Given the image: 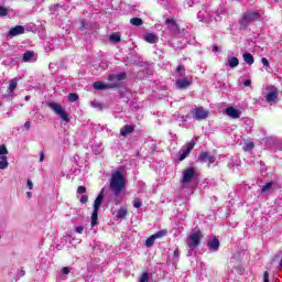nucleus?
<instances>
[{"instance_id":"nucleus-1","label":"nucleus","mask_w":282,"mask_h":282,"mask_svg":"<svg viewBox=\"0 0 282 282\" xmlns=\"http://www.w3.org/2000/svg\"><path fill=\"white\" fill-rule=\"evenodd\" d=\"M124 188H127V178H124L122 172H113L110 178V191H112L115 195H120Z\"/></svg>"},{"instance_id":"nucleus-2","label":"nucleus","mask_w":282,"mask_h":282,"mask_svg":"<svg viewBox=\"0 0 282 282\" xmlns=\"http://www.w3.org/2000/svg\"><path fill=\"white\" fill-rule=\"evenodd\" d=\"M202 237H204L202 235V231L197 230V231H192L187 239H186V243L189 248L188 250V257H193V250H195V248H197L199 246V241H202Z\"/></svg>"},{"instance_id":"nucleus-3","label":"nucleus","mask_w":282,"mask_h":282,"mask_svg":"<svg viewBox=\"0 0 282 282\" xmlns=\"http://www.w3.org/2000/svg\"><path fill=\"white\" fill-rule=\"evenodd\" d=\"M48 108L63 120V122H69V115H67V111L64 110L63 106L61 104H57L55 101L48 102Z\"/></svg>"},{"instance_id":"nucleus-4","label":"nucleus","mask_w":282,"mask_h":282,"mask_svg":"<svg viewBox=\"0 0 282 282\" xmlns=\"http://www.w3.org/2000/svg\"><path fill=\"white\" fill-rule=\"evenodd\" d=\"M264 100L269 102V105H276L279 102V89L274 86H268Z\"/></svg>"},{"instance_id":"nucleus-5","label":"nucleus","mask_w":282,"mask_h":282,"mask_svg":"<svg viewBox=\"0 0 282 282\" xmlns=\"http://www.w3.org/2000/svg\"><path fill=\"white\" fill-rule=\"evenodd\" d=\"M197 175V172L195 171V167H188L183 171V176H182V184L185 186H188L191 182L195 180V176Z\"/></svg>"},{"instance_id":"nucleus-6","label":"nucleus","mask_w":282,"mask_h":282,"mask_svg":"<svg viewBox=\"0 0 282 282\" xmlns=\"http://www.w3.org/2000/svg\"><path fill=\"white\" fill-rule=\"evenodd\" d=\"M257 19H259V12H257V11H247L242 15V20H241L242 28H248V25H250V23L257 21Z\"/></svg>"},{"instance_id":"nucleus-7","label":"nucleus","mask_w":282,"mask_h":282,"mask_svg":"<svg viewBox=\"0 0 282 282\" xmlns=\"http://www.w3.org/2000/svg\"><path fill=\"white\" fill-rule=\"evenodd\" d=\"M195 148V141H191L178 151V162H184L191 154V150Z\"/></svg>"},{"instance_id":"nucleus-8","label":"nucleus","mask_w":282,"mask_h":282,"mask_svg":"<svg viewBox=\"0 0 282 282\" xmlns=\"http://www.w3.org/2000/svg\"><path fill=\"white\" fill-rule=\"evenodd\" d=\"M8 162V148L6 145H0V171H6L9 166Z\"/></svg>"},{"instance_id":"nucleus-9","label":"nucleus","mask_w":282,"mask_h":282,"mask_svg":"<svg viewBox=\"0 0 282 282\" xmlns=\"http://www.w3.org/2000/svg\"><path fill=\"white\" fill-rule=\"evenodd\" d=\"M166 235H169V231L166 229H162V230L155 232L154 235L150 236L145 240L147 248H151V246H153L155 243V239H162V237H166Z\"/></svg>"},{"instance_id":"nucleus-10","label":"nucleus","mask_w":282,"mask_h":282,"mask_svg":"<svg viewBox=\"0 0 282 282\" xmlns=\"http://www.w3.org/2000/svg\"><path fill=\"white\" fill-rule=\"evenodd\" d=\"M192 116L194 120H206L208 118V110L204 109V107H196L193 109Z\"/></svg>"},{"instance_id":"nucleus-11","label":"nucleus","mask_w":282,"mask_h":282,"mask_svg":"<svg viewBox=\"0 0 282 282\" xmlns=\"http://www.w3.org/2000/svg\"><path fill=\"white\" fill-rule=\"evenodd\" d=\"M124 78H127V73H119L109 75L108 80L111 83L110 85H116V87H118V83L124 80Z\"/></svg>"},{"instance_id":"nucleus-12","label":"nucleus","mask_w":282,"mask_h":282,"mask_svg":"<svg viewBox=\"0 0 282 282\" xmlns=\"http://www.w3.org/2000/svg\"><path fill=\"white\" fill-rule=\"evenodd\" d=\"M226 116L229 118H232V120H238V118H241V110L235 108V107H228L225 110Z\"/></svg>"},{"instance_id":"nucleus-13","label":"nucleus","mask_w":282,"mask_h":282,"mask_svg":"<svg viewBox=\"0 0 282 282\" xmlns=\"http://www.w3.org/2000/svg\"><path fill=\"white\" fill-rule=\"evenodd\" d=\"M24 33H25V28H23L22 25H17L10 29L8 36H10V39H13V36H19L20 34H24Z\"/></svg>"},{"instance_id":"nucleus-14","label":"nucleus","mask_w":282,"mask_h":282,"mask_svg":"<svg viewBox=\"0 0 282 282\" xmlns=\"http://www.w3.org/2000/svg\"><path fill=\"white\" fill-rule=\"evenodd\" d=\"M191 78L188 77H184L182 79H177L176 80V87L177 89H188V87H191Z\"/></svg>"},{"instance_id":"nucleus-15","label":"nucleus","mask_w":282,"mask_h":282,"mask_svg":"<svg viewBox=\"0 0 282 282\" xmlns=\"http://www.w3.org/2000/svg\"><path fill=\"white\" fill-rule=\"evenodd\" d=\"M115 87H116V84H105L102 82L94 83V89H97L98 91L102 89H113Z\"/></svg>"},{"instance_id":"nucleus-16","label":"nucleus","mask_w":282,"mask_h":282,"mask_svg":"<svg viewBox=\"0 0 282 282\" xmlns=\"http://www.w3.org/2000/svg\"><path fill=\"white\" fill-rule=\"evenodd\" d=\"M22 61L24 63H36V55L32 51H26L23 54Z\"/></svg>"},{"instance_id":"nucleus-17","label":"nucleus","mask_w":282,"mask_h":282,"mask_svg":"<svg viewBox=\"0 0 282 282\" xmlns=\"http://www.w3.org/2000/svg\"><path fill=\"white\" fill-rule=\"evenodd\" d=\"M105 188H101L99 195L96 197L94 203V209L100 210V205L102 204V199H105Z\"/></svg>"},{"instance_id":"nucleus-18","label":"nucleus","mask_w":282,"mask_h":282,"mask_svg":"<svg viewBox=\"0 0 282 282\" xmlns=\"http://www.w3.org/2000/svg\"><path fill=\"white\" fill-rule=\"evenodd\" d=\"M207 247L209 248V250H212L213 252H217V250H219V239L217 238H210L207 241Z\"/></svg>"},{"instance_id":"nucleus-19","label":"nucleus","mask_w":282,"mask_h":282,"mask_svg":"<svg viewBox=\"0 0 282 282\" xmlns=\"http://www.w3.org/2000/svg\"><path fill=\"white\" fill-rule=\"evenodd\" d=\"M129 214V210L127 209V207H121L117 210L116 215H115V219L118 221L120 219H124L127 217V215Z\"/></svg>"},{"instance_id":"nucleus-20","label":"nucleus","mask_w":282,"mask_h":282,"mask_svg":"<svg viewBox=\"0 0 282 282\" xmlns=\"http://www.w3.org/2000/svg\"><path fill=\"white\" fill-rule=\"evenodd\" d=\"M197 19L198 21L208 22V21H213V15H210V13H207L206 11H199L197 13Z\"/></svg>"},{"instance_id":"nucleus-21","label":"nucleus","mask_w":282,"mask_h":282,"mask_svg":"<svg viewBox=\"0 0 282 282\" xmlns=\"http://www.w3.org/2000/svg\"><path fill=\"white\" fill-rule=\"evenodd\" d=\"M135 127L126 124L120 129V135L127 137L129 133H133Z\"/></svg>"},{"instance_id":"nucleus-22","label":"nucleus","mask_w":282,"mask_h":282,"mask_svg":"<svg viewBox=\"0 0 282 282\" xmlns=\"http://www.w3.org/2000/svg\"><path fill=\"white\" fill-rule=\"evenodd\" d=\"M144 41L147 43L155 44L158 43L159 39H158V35H155L154 33H147L144 35Z\"/></svg>"},{"instance_id":"nucleus-23","label":"nucleus","mask_w":282,"mask_h":282,"mask_svg":"<svg viewBox=\"0 0 282 282\" xmlns=\"http://www.w3.org/2000/svg\"><path fill=\"white\" fill-rule=\"evenodd\" d=\"M227 65L230 69H235V67L239 66V58L237 57H228Z\"/></svg>"},{"instance_id":"nucleus-24","label":"nucleus","mask_w":282,"mask_h":282,"mask_svg":"<svg viewBox=\"0 0 282 282\" xmlns=\"http://www.w3.org/2000/svg\"><path fill=\"white\" fill-rule=\"evenodd\" d=\"M165 23L167 25V28H170V30L172 32H177V23H175V20L173 19H166Z\"/></svg>"},{"instance_id":"nucleus-25","label":"nucleus","mask_w":282,"mask_h":282,"mask_svg":"<svg viewBox=\"0 0 282 282\" xmlns=\"http://www.w3.org/2000/svg\"><path fill=\"white\" fill-rule=\"evenodd\" d=\"M242 58L247 65H252L254 63V57L250 53H243Z\"/></svg>"},{"instance_id":"nucleus-26","label":"nucleus","mask_w":282,"mask_h":282,"mask_svg":"<svg viewBox=\"0 0 282 282\" xmlns=\"http://www.w3.org/2000/svg\"><path fill=\"white\" fill-rule=\"evenodd\" d=\"M90 224H91L93 228H94V226H97V224H98V209H94V212L91 214Z\"/></svg>"},{"instance_id":"nucleus-27","label":"nucleus","mask_w":282,"mask_h":282,"mask_svg":"<svg viewBox=\"0 0 282 282\" xmlns=\"http://www.w3.org/2000/svg\"><path fill=\"white\" fill-rule=\"evenodd\" d=\"M17 85H19V82L17 80V78H13L10 80L9 83V94H12L14 91V89H17Z\"/></svg>"},{"instance_id":"nucleus-28","label":"nucleus","mask_w":282,"mask_h":282,"mask_svg":"<svg viewBox=\"0 0 282 282\" xmlns=\"http://www.w3.org/2000/svg\"><path fill=\"white\" fill-rule=\"evenodd\" d=\"M184 74H185L184 66L180 65L176 68V73H175L176 78H182L184 76Z\"/></svg>"},{"instance_id":"nucleus-29","label":"nucleus","mask_w":282,"mask_h":282,"mask_svg":"<svg viewBox=\"0 0 282 282\" xmlns=\"http://www.w3.org/2000/svg\"><path fill=\"white\" fill-rule=\"evenodd\" d=\"M109 40L112 43H120V34L119 33H112L109 37Z\"/></svg>"},{"instance_id":"nucleus-30","label":"nucleus","mask_w":282,"mask_h":282,"mask_svg":"<svg viewBox=\"0 0 282 282\" xmlns=\"http://www.w3.org/2000/svg\"><path fill=\"white\" fill-rule=\"evenodd\" d=\"M130 23H131V25L140 26V25H142V19H140V18H132L130 20Z\"/></svg>"},{"instance_id":"nucleus-31","label":"nucleus","mask_w":282,"mask_h":282,"mask_svg":"<svg viewBox=\"0 0 282 282\" xmlns=\"http://www.w3.org/2000/svg\"><path fill=\"white\" fill-rule=\"evenodd\" d=\"M78 100V95L76 93H70L68 95V102H76Z\"/></svg>"},{"instance_id":"nucleus-32","label":"nucleus","mask_w":282,"mask_h":282,"mask_svg":"<svg viewBox=\"0 0 282 282\" xmlns=\"http://www.w3.org/2000/svg\"><path fill=\"white\" fill-rule=\"evenodd\" d=\"M208 158H209L208 153L203 152V153L199 154L198 160H199V162H207Z\"/></svg>"},{"instance_id":"nucleus-33","label":"nucleus","mask_w":282,"mask_h":282,"mask_svg":"<svg viewBox=\"0 0 282 282\" xmlns=\"http://www.w3.org/2000/svg\"><path fill=\"white\" fill-rule=\"evenodd\" d=\"M270 188H272V182H269L267 184H264L261 188L262 193H268V191H270Z\"/></svg>"},{"instance_id":"nucleus-34","label":"nucleus","mask_w":282,"mask_h":282,"mask_svg":"<svg viewBox=\"0 0 282 282\" xmlns=\"http://www.w3.org/2000/svg\"><path fill=\"white\" fill-rule=\"evenodd\" d=\"M252 149H254V143L252 142L245 143V151H252Z\"/></svg>"},{"instance_id":"nucleus-35","label":"nucleus","mask_w":282,"mask_h":282,"mask_svg":"<svg viewBox=\"0 0 282 282\" xmlns=\"http://www.w3.org/2000/svg\"><path fill=\"white\" fill-rule=\"evenodd\" d=\"M139 282H149V273L144 272L141 274Z\"/></svg>"},{"instance_id":"nucleus-36","label":"nucleus","mask_w":282,"mask_h":282,"mask_svg":"<svg viewBox=\"0 0 282 282\" xmlns=\"http://www.w3.org/2000/svg\"><path fill=\"white\" fill-rule=\"evenodd\" d=\"M133 207L134 208H141L142 207V202L139 198H135L133 200Z\"/></svg>"},{"instance_id":"nucleus-37","label":"nucleus","mask_w":282,"mask_h":282,"mask_svg":"<svg viewBox=\"0 0 282 282\" xmlns=\"http://www.w3.org/2000/svg\"><path fill=\"white\" fill-rule=\"evenodd\" d=\"M0 17H8V9L4 7H0Z\"/></svg>"},{"instance_id":"nucleus-38","label":"nucleus","mask_w":282,"mask_h":282,"mask_svg":"<svg viewBox=\"0 0 282 282\" xmlns=\"http://www.w3.org/2000/svg\"><path fill=\"white\" fill-rule=\"evenodd\" d=\"M77 193H79V195H83L84 193H87V187H85V186H79V187L77 188Z\"/></svg>"},{"instance_id":"nucleus-39","label":"nucleus","mask_w":282,"mask_h":282,"mask_svg":"<svg viewBox=\"0 0 282 282\" xmlns=\"http://www.w3.org/2000/svg\"><path fill=\"white\" fill-rule=\"evenodd\" d=\"M84 230H85V227L83 226L75 227V232H77L78 235H83Z\"/></svg>"},{"instance_id":"nucleus-40","label":"nucleus","mask_w":282,"mask_h":282,"mask_svg":"<svg viewBox=\"0 0 282 282\" xmlns=\"http://www.w3.org/2000/svg\"><path fill=\"white\" fill-rule=\"evenodd\" d=\"M261 63H262V65H264V67H270V62L268 61V58L262 57Z\"/></svg>"},{"instance_id":"nucleus-41","label":"nucleus","mask_w":282,"mask_h":282,"mask_svg":"<svg viewBox=\"0 0 282 282\" xmlns=\"http://www.w3.org/2000/svg\"><path fill=\"white\" fill-rule=\"evenodd\" d=\"M217 159L215 158V156H213V155H209V156H207V162H208V164H215V161H216Z\"/></svg>"},{"instance_id":"nucleus-42","label":"nucleus","mask_w":282,"mask_h":282,"mask_svg":"<svg viewBox=\"0 0 282 282\" xmlns=\"http://www.w3.org/2000/svg\"><path fill=\"white\" fill-rule=\"evenodd\" d=\"M263 282H270V273L268 271L263 273Z\"/></svg>"},{"instance_id":"nucleus-43","label":"nucleus","mask_w":282,"mask_h":282,"mask_svg":"<svg viewBox=\"0 0 282 282\" xmlns=\"http://www.w3.org/2000/svg\"><path fill=\"white\" fill-rule=\"evenodd\" d=\"M62 7L59 4H55L53 7H51V12H58V10L61 9Z\"/></svg>"},{"instance_id":"nucleus-44","label":"nucleus","mask_w":282,"mask_h":282,"mask_svg":"<svg viewBox=\"0 0 282 282\" xmlns=\"http://www.w3.org/2000/svg\"><path fill=\"white\" fill-rule=\"evenodd\" d=\"M88 199H89V197L87 195H83L80 197V204H87Z\"/></svg>"},{"instance_id":"nucleus-45","label":"nucleus","mask_w":282,"mask_h":282,"mask_svg":"<svg viewBox=\"0 0 282 282\" xmlns=\"http://www.w3.org/2000/svg\"><path fill=\"white\" fill-rule=\"evenodd\" d=\"M173 258L176 259V261L180 259V249L174 250Z\"/></svg>"},{"instance_id":"nucleus-46","label":"nucleus","mask_w":282,"mask_h":282,"mask_svg":"<svg viewBox=\"0 0 282 282\" xmlns=\"http://www.w3.org/2000/svg\"><path fill=\"white\" fill-rule=\"evenodd\" d=\"M213 17H214L215 21H221V15L220 14L212 13V19H213Z\"/></svg>"},{"instance_id":"nucleus-47","label":"nucleus","mask_w":282,"mask_h":282,"mask_svg":"<svg viewBox=\"0 0 282 282\" xmlns=\"http://www.w3.org/2000/svg\"><path fill=\"white\" fill-rule=\"evenodd\" d=\"M26 186H28V188H30V191H32L34 188V183H32V181L28 180Z\"/></svg>"},{"instance_id":"nucleus-48","label":"nucleus","mask_w":282,"mask_h":282,"mask_svg":"<svg viewBox=\"0 0 282 282\" xmlns=\"http://www.w3.org/2000/svg\"><path fill=\"white\" fill-rule=\"evenodd\" d=\"M70 270H69V267H64L62 269V274H69Z\"/></svg>"},{"instance_id":"nucleus-49","label":"nucleus","mask_w":282,"mask_h":282,"mask_svg":"<svg viewBox=\"0 0 282 282\" xmlns=\"http://www.w3.org/2000/svg\"><path fill=\"white\" fill-rule=\"evenodd\" d=\"M40 162H45V152H40Z\"/></svg>"},{"instance_id":"nucleus-50","label":"nucleus","mask_w":282,"mask_h":282,"mask_svg":"<svg viewBox=\"0 0 282 282\" xmlns=\"http://www.w3.org/2000/svg\"><path fill=\"white\" fill-rule=\"evenodd\" d=\"M250 85H252V80L247 79L243 82V87H250Z\"/></svg>"},{"instance_id":"nucleus-51","label":"nucleus","mask_w":282,"mask_h":282,"mask_svg":"<svg viewBox=\"0 0 282 282\" xmlns=\"http://www.w3.org/2000/svg\"><path fill=\"white\" fill-rule=\"evenodd\" d=\"M24 127H25V129H30V121H26V122L24 123Z\"/></svg>"},{"instance_id":"nucleus-52","label":"nucleus","mask_w":282,"mask_h":282,"mask_svg":"<svg viewBox=\"0 0 282 282\" xmlns=\"http://www.w3.org/2000/svg\"><path fill=\"white\" fill-rule=\"evenodd\" d=\"M26 196H28L29 199H30V197H32V192H28V193H26Z\"/></svg>"},{"instance_id":"nucleus-53","label":"nucleus","mask_w":282,"mask_h":282,"mask_svg":"<svg viewBox=\"0 0 282 282\" xmlns=\"http://www.w3.org/2000/svg\"><path fill=\"white\" fill-rule=\"evenodd\" d=\"M214 52H219V47L218 46H214Z\"/></svg>"},{"instance_id":"nucleus-54","label":"nucleus","mask_w":282,"mask_h":282,"mask_svg":"<svg viewBox=\"0 0 282 282\" xmlns=\"http://www.w3.org/2000/svg\"><path fill=\"white\" fill-rule=\"evenodd\" d=\"M21 276H25V271L20 272Z\"/></svg>"},{"instance_id":"nucleus-55","label":"nucleus","mask_w":282,"mask_h":282,"mask_svg":"<svg viewBox=\"0 0 282 282\" xmlns=\"http://www.w3.org/2000/svg\"><path fill=\"white\" fill-rule=\"evenodd\" d=\"M24 100H30V96H25V97H24Z\"/></svg>"},{"instance_id":"nucleus-56","label":"nucleus","mask_w":282,"mask_h":282,"mask_svg":"<svg viewBox=\"0 0 282 282\" xmlns=\"http://www.w3.org/2000/svg\"><path fill=\"white\" fill-rule=\"evenodd\" d=\"M280 268H282V258H281V260H280Z\"/></svg>"}]
</instances>
